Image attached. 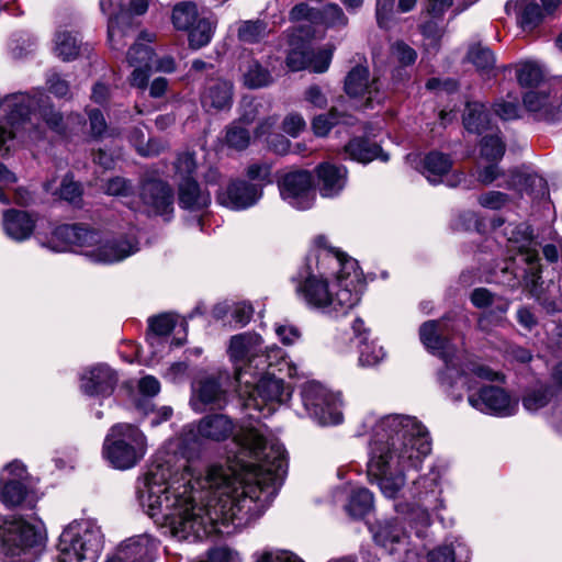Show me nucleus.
Instances as JSON below:
<instances>
[{
	"label": "nucleus",
	"mask_w": 562,
	"mask_h": 562,
	"mask_svg": "<svg viewBox=\"0 0 562 562\" xmlns=\"http://www.w3.org/2000/svg\"><path fill=\"white\" fill-rule=\"evenodd\" d=\"M233 431L226 415L205 416L196 430L186 427L168 443L173 457L157 460L137 481L140 506L178 540L231 535L260 517L277 495L286 473L285 450L260 425L241 426L235 435L240 451L234 464L194 476L189 457L198 437L221 441Z\"/></svg>",
	"instance_id": "1"
},
{
	"label": "nucleus",
	"mask_w": 562,
	"mask_h": 562,
	"mask_svg": "<svg viewBox=\"0 0 562 562\" xmlns=\"http://www.w3.org/2000/svg\"><path fill=\"white\" fill-rule=\"evenodd\" d=\"M371 429L368 477L390 499L404 496L411 470H418L431 450L426 428L412 416L391 414L376 419L368 416Z\"/></svg>",
	"instance_id": "2"
},
{
	"label": "nucleus",
	"mask_w": 562,
	"mask_h": 562,
	"mask_svg": "<svg viewBox=\"0 0 562 562\" xmlns=\"http://www.w3.org/2000/svg\"><path fill=\"white\" fill-rule=\"evenodd\" d=\"M319 250L316 266L300 272L296 293L305 304L325 314L346 315L361 300L364 289L358 262L345 254L329 248L327 239H315Z\"/></svg>",
	"instance_id": "3"
},
{
	"label": "nucleus",
	"mask_w": 562,
	"mask_h": 562,
	"mask_svg": "<svg viewBox=\"0 0 562 562\" xmlns=\"http://www.w3.org/2000/svg\"><path fill=\"white\" fill-rule=\"evenodd\" d=\"M277 373H284L291 378L296 374V371L290 374L286 367L278 366L266 367L258 371L241 370L238 372L237 392L243 407L248 411V416L251 419L259 418V415L257 416L252 412L268 416L278 405L290 398L291 387L284 384L283 375Z\"/></svg>",
	"instance_id": "4"
},
{
	"label": "nucleus",
	"mask_w": 562,
	"mask_h": 562,
	"mask_svg": "<svg viewBox=\"0 0 562 562\" xmlns=\"http://www.w3.org/2000/svg\"><path fill=\"white\" fill-rule=\"evenodd\" d=\"M44 97L43 91L33 94L15 92L0 95V155H8L19 144L36 142L42 131L35 124L36 109Z\"/></svg>",
	"instance_id": "5"
},
{
	"label": "nucleus",
	"mask_w": 562,
	"mask_h": 562,
	"mask_svg": "<svg viewBox=\"0 0 562 562\" xmlns=\"http://www.w3.org/2000/svg\"><path fill=\"white\" fill-rule=\"evenodd\" d=\"M506 234L508 235V249L516 254L501 269L502 276L499 281L510 288H515L524 282L548 312L558 311L559 306L555 302L548 301L546 297H541L533 292L538 280L541 278V269L537 244L532 239L530 227L526 224L508 225Z\"/></svg>",
	"instance_id": "6"
},
{
	"label": "nucleus",
	"mask_w": 562,
	"mask_h": 562,
	"mask_svg": "<svg viewBox=\"0 0 562 562\" xmlns=\"http://www.w3.org/2000/svg\"><path fill=\"white\" fill-rule=\"evenodd\" d=\"M450 329L446 318L427 321L419 328V338L424 347L443 361L437 372V383L453 401H461L462 386L468 372L463 369L469 359H462L448 335Z\"/></svg>",
	"instance_id": "7"
},
{
	"label": "nucleus",
	"mask_w": 562,
	"mask_h": 562,
	"mask_svg": "<svg viewBox=\"0 0 562 562\" xmlns=\"http://www.w3.org/2000/svg\"><path fill=\"white\" fill-rule=\"evenodd\" d=\"M463 369L468 374L463 385H460L459 392L462 398V391L467 389L469 392L468 402L471 407L481 413L498 417H509L518 412V400L499 386L484 385L474 391L473 378L494 381L499 378L498 372L475 360H468Z\"/></svg>",
	"instance_id": "8"
},
{
	"label": "nucleus",
	"mask_w": 562,
	"mask_h": 562,
	"mask_svg": "<svg viewBox=\"0 0 562 562\" xmlns=\"http://www.w3.org/2000/svg\"><path fill=\"white\" fill-rule=\"evenodd\" d=\"M262 342L261 336L255 333H243L231 338L227 352L236 366V380L241 370L258 371L266 367L283 366L290 374L295 372V366L286 360L282 348L272 345L263 350Z\"/></svg>",
	"instance_id": "9"
},
{
	"label": "nucleus",
	"mask_w": 562,
	"mask_h": 562,
	"mask_svg": "<svg viewBox=\"0 0 562 562\" xmlns=\"http://www.w3.org/2000/svg\"><path fill=\"white\" fill-rule=\"evenodd\" d=\"M103 543V533L95 520H75L59 537L55 562H97Z\"/></svg>",
	"instance_id": "10"
},
{
	"label": "nucleus",
	"mask_w": 562,
	"mask_h": 562,
	"mask_svg": "<svg viewBox=\"0 0 562 562\" xmlns=\"http://www.w3.org/2000/svg\"><path fill=\"white\" fill-rule=\"evenodd\" d=\"M147 452V437L135 425L119 423L105 435L103 459L114 469L130 470L137 465Z\"/></svg>",
	"instance_id": "11"
},
{
	"label": "nucleus",
	"mask_w": 562,
	"mask_h": 562,
	"mask_svg": "<svg viewBox=\"0 0 562 562\" xmlns=\"http://www.w3.org/2000/svg\"><path fill=\"white\" fill-rule=\"evenodd\" d=\"M42 540L37 524L11 516L0 525V559L3 562H34Z\"/></svg>",
	"instance_id": "12"
},
{
	"label": "nucleus",
	"mask_w": 562,
	"mask_h": 562,
	"mask_svg": "<svg viewBox=\"0 0 562 562\" xmlns=\"http://www.w3.org/2000/svg\"><path fill=\"white\" fill-rule=\"evenodd\" d=\"M100 8L108 16V38L117 47L123 37L133 32V18L146 13L148 0H100Z\"/></svg>",
	"instance_id": "13"
},
{
	"label": "nucleus",
	"mask_w": 562,
	"mask_h": 562,
	"mask_svg": "<svg viewBox=\"0 0 562 562\" xmlns=\"http://www.w3.org/2000/svg\"><path fill=\"white\" fill-rule=\"evenodd\" d=\"M93 241L88 244L85 257L94 263L113 265L131 257L139 250L135 235L110 236L92 229Z\"/></svg>",
	"instance_id": "14"
},
{
	"label": "nucleus",
	"mask_w": 562,
	"mask_h": 562,
	"mask_svg": "<svg viewBox=\"0 0 562 562\" xmlns=\"http://www.w3.org/2000/svg\"><path fill=\"white\" fill-rule=\"evenodd\" d=\"M302 402L307 414L318 424L337 425L342 420L341 400L317 382H307L302 387Z\"/></svg>",
	"instance_id": "15"
},
{
	"label": "nucleus",
	"mask_w": 562,
	"mask_h": 562,
	"mask_svg": "<svg viewBox=\"0 0 562 562\" xmlns=\"http://www.w3.org/2000/svg\"><path fill=\"white\" fill-rule=\"evenodd\" d=\"M281 199L296 210L313 206L316 194L312 173L306 170H292L281 175L277 181Z\"/></svg>",
	"instance_id": "16"
},
{
	"label": "nucleus",
	"mask_w": 562,
	"mask_h": 562,
	"mask_svg": "<svg viewBox=\"0 0 562 562\" xmlns=\"http://www.w3.org/2000/svg\"><path fill=\"white\" fill-rule=\"evenodd\" d=\"M1 502L7 507H14L26 502L33 505L34 498L31 495L29 474L25 465L20 461H13L5 465L0 472Z\"/></svg>",
	"instance_id": "17"
},
{
	"label": "nucleus",
	"mask_w": 562,
	"mask_h": 562,
	"mask_svg": "<svg viewBox=\"0 0 562 562\" xmlns=\"http://www.w3.org/2000/svg\"><path fill=\"white\" fill-rule=\"evenodd\" d=\"M558 87H539L524 95V104L539 120L554 121L562 117V79Z\"/></svg>",
	"instance_id": "18"
},
{
	"label": "nucleus",
	"mask_w": 562,
	"mask_h": 562,
	"mask_svg": "<svg viewBox=\"0 0 562 562\" xmlns=\"http://www.w3.org/2000/svg\"><path fill=\"white\" fill-rule=\"evenodd\" d=\"M158 548L156 538L147 533L137 535L121 542L105 562H154Z\"/></svg>",
	"instance_id": "19"
},
{
	"label": "nucleus",
	"mask_w": 562,
	"mask_h": 562,
	"mask_svg": "<svg viewBox=\"0 0 562 562\" xmlns=\"http://www.w3.org/2000/svg\"><path fill=\"white\" fill-rule=\"evenodd\" d=\"M91 232L92 228L83 225L64 224L57 226L52 232L50 237L44 245L57 252L71 250L79 251L82 256H85V250L88 247V244L93 241L92 238H95L93 235H91Z\"/></svg>",
	"instance_id": "20"
},
{
	"label": "nucleus",
	"mask_w": 562,
	"mask_h": 562,
	"mask_svg": "<svg viewBox=\"0 0 562 562\" xmlns=\"http://www.w3.org/2000/svg\"><path fill=\"white\" fill-rule=\"evenodd\" d=\"M116 372L104 363L85 369L80 375V390L92 397H110L117 384Z\"/></svg>",
	"instance_id": "21"
},
{
	"label": "nucleus",
	"mask_w": 562,
	"mask_h": 562,
	"mask_svg": "<svg viewBox=\"0 0 562 562\" xmlns=\"http://www.w3.org/2000/svg\"><path fill=\"white\" fill-rule=\"evenodd\" d=\"M260 186L245 180L232 181L225 189L217 192V202L231 210H245L255 205L262 198Z\"/></svg>",
	"instance_id": "22"
},
{
	"label": "nucleus",
	"mask_w": 562,
	"mask_h": 562,
	"mask_svg": "<svg viewBox=\"0 0 562 562\" xmlns=\"http://www.w3.org/2000/svg\"><path fill=\"white\" fill-rule=\"evenodd\" d=\"M345 90L352 98H366L367 106L381 103L384 99L379 80H370L369 70L363 66H356L349 71L345 80Z\"/></svg>",
	"instance_id": "23"
},
{
	"label": "nucleus",
	"mask_w": 562,
	"mask_h": 562,
	"mask_svg": "<svg viewBox=\"0 0 562 562\" xmlns=\"http://www.w3.org/2000/svg\"><path fill=\"white\" fill-rule=\"evenodd\" d=\"M140 199L147 211L170 218L173 211V194L171 188L160 180H148L142 184Z\"/></svg>",
	"instance_id": "24"
},
{
	"label": "nucleus",
	"mask_w": 562,
	"mask_h": 562,
	"mask_svg": "<svg viewBox=\"0 0 562 562\" xmlns=\"http://www.w3.org/2000/svg\"><path fill=\"white\" fill-rule=\"evenodd\" d=\"M226 402V390L217 379L209 376L193 386L190 405L195 412L201 413L207 407L222 408Z\"/></svg>",
	"instance_id": "25"
},
{
	"label": "nucleus",
	"mask_w": 562,
	"mask_h": 562,
	"mask_svg": "<svg viewBox=\"0 0 562 562\" xmlns=\"http://www.w3.org/2000/svg\"><path fill=\"white\" fill-rule=\"evenodd\" d=\"M316 177L321 195L336 198L347 186L348 170L345 166L323 162L316 168Z\"/></svg>",
	"instance_id": "26"
},
{
	"label": "nucleus",
	"mask_w": 562,
	"mask_h": 562,
	"mask_svg": "<svg viewBox=\"0 0 562 562\" xmlns=\"http://www.w3.org/2000/svg\"><path fill=\"white\" fill-rule=\"evenodd\" d=\"M35 224L36 218L26 211L9 209L2 214V228L5 236L18 243L32 236Z\"/></svg>",
	"instance_id": "27"
},
{
	"label": "nucleus",
	"mask_w": 562,
	"mask_h": 562,
	"mask_svg": "<svg viewBox=\"0 0 562 562\" xmlns=\"http://www.w3.org/2000/svg\"><path fill=\"white\" fill-rule=\"evenodd\" d=\"M201 102L206 111L229 109L233 102V83L223 79L209 81L202 94Z\"/></svg>",
	"instance_id": "28"
},
{
	"label": "nucleus",
	"mask_w": 562,
	"mask_h": 562,
	"mask_svg": "<svg viewBox=\"0 0 562 562\" xmlns=\"http://www.w3.org/2000/svg\"><path fill=\"white\" fill-rule=\"evenodd\" d=\"M375 543L384 548L390 554L398 551V547L405 543L406 535L400 524L395 520L378 522L372 528Z\"/></svg>",
	"instance_id": "29"
},
{
	"label": "nucleus",
	"mask_w": 562,
	"mask_h": 562,
	"mask_svg": "<svg viewBox=\"0 0 562 562\" xmlns=\"http://www.w3.org/2000/svg\"><path fill=\"white\" fill-rule=\"evenodd\" d=\"M210 203V193L202 190L194 179H181L179 183V204L181 207L198 212L206 209Z\"/></svg>",
	"instance_id": "30"
},
{
	"label": "nucleus",
	"mask_w": 562,
	"mask_h": 562,
	"mask_svg": "<svg viewBox=\"0 0 562 562\" xmlns=\"http://www.w3.org/2000/svg\"><path fill=\"white\" fill-rule=\"evenodd\" d=\"M471 551L459 538L448 539L428 552V562H468Z\"/></svg>",
	"instance_id": "31"
},
{
	"label": "nucleus",
	"mask_w": 562,
	"mask_h": 562,
	"mask_svg": "<svg viewBox=\"0 0 562 562\" xmlns=\"http://www.w3.org/2000/svg\"><path fill=\"white\" fill-rule=\"evenodd\" d=\"M451 167L452 160L448 155L439 151H431L422 160L420 172L429 182L439 183Z\"/></svg>",
	"instance_id": "32"
},
{
	"label": "nucleus",
	"mask_w": 562,
	"mask_h": 562,
	"mask_svg": "<svg viewBox=\"0 0 562 562\" xmlns=\"http://www.w3.org/2000/svg\"><path fill=\"white\" fill-rule=\"evenodd\" d=\"M506 187L518 192H543L546 180L528 168L515 170L510 173Z\"/></svg>",
	"instance_id": "33"
},
{
	"label": "nucleus",
	"mask_w": 562,
	"mask_h": 562,
	"mask_svg": "<svg viewBox=\"0 0 562 562\" xmlns=\"http://www.w3.org/2000/svg\"><path fill=\"white\" fill-rule=\"evenodd\" d=\"M463 124L467 131L476 134H484L491 130L492 120L486 108L480 102H469L463 115Z\"/></svg>",
	"instance_id": "34"
},
{
	"label": "nucleus",
	"mask_w": 562,
	"mask_h": 562,
	"mask_svg": "<svg viewBox=\"0 0 562 562\" xmlns=\"http://www.w3.org/2000/svg\"><path fill=\"white\" fill-rule=\"evenodd\" d=\"M345 153L350 159L361 164H368L379 157L384 161L389 159L386 155H382V150L379 145L370 143L363 138L351 139L345 146Z\"/></svg>",
	"instance_id": "35"
},
{
	"label": "nucleus",
	"mask_w": 562,
	"mask_h": 562,
	"mask_svg": "<svg viewBox=\"0 0 562 562\" xmlns=\"http://www.w3.org/2000/svg\"><path fill=\"white\" fill-rule=\"evenodd\" d=\"M178 322V317L173 313H162L149 318L148 333L146 337L147 344L157 345L161 342V337L169 338V334L173 330Z\"/></svg>",
	"instance_id": "36"
},
{
	"label": "nucleus",
	"mask_w": 562,
	"mask_h": 562,
	"mask_svg": "<svg viewBox=\"0 0 562 562\" xmlns=\"http://www.w3.org/2000/svg\"><path fill=\"white\" fill-rule=\"evenodd\" d=\"M553 398L552 390L544 384H537L527 387L521 396V404L525 411L530 414L538 413L547 407Z\"/></svg>",
	"instance_id": "37"
},
{
	"label": "nucleus",
	"mask_w": 562,
	"mask_h": 562,
	"mask_svg": "<svg viewBox=\"0 0 562 562\" xmlns=\"http://www.w3.org/2000/svg\"><path fill=\"white\" fill-rule=\"evenodd\" d=\"M80 41L77 34L59 30L54 38V54L64 61L76 59L80 54Z\"/></svg>",
	"instance_id": "38"
},
{
	"label": "nucleus",
	"mask_w": 562,
	"mask_h": 562,
	"mask_svg": "<svg viewBox=\"0 0 562 562\" xmlns=\"http://www.w3.org/2000/svg\"><path fill=\"white\" fill-rule=\"evenodd\" d=\"M482 135L483 137L480 143V158L485 161L499 162L506 149V145L499 135V131L497 128H493Z\"/></svg>",
	"instance_id": "39"
},
{
	"label": "nucleus",
	"mask_w": 562,
	"mask_h": 562,
	"mask_svg": "<svg viewBox=\"0 0 562 562\" xmlns=\"http://www.w3.org/2000/svg\"><path fill=\"white\" fill-rule=\"evenodd\" d=\"M243 82L249 89H260L272 82L271 74L257 60H248L241 67Z\"/></svg>",
	"instance_id": "40"
},
{
	"label": "nucleus",
	"mask_w": 562,
	"mask_h": 562,
	"mask_svg": "<svg viewBox=\"0 0 562 562\" xmlns=\"http://www.w3.org/2000/svg\"><path fill=\"white\" fill-rule=\"evenodd\" d=\"M44 190L74 205H79L81 202V187L78 182L74 181L72 177L69 175L64 177L58 190H55V180L46 181L44 183Z\"/></svg>",
	"instance_id": "41"
},
{
	"label": "nucleus",
	"mask_w": 562,
	"mask_h": 562,
	"mask_svg": "<svg viewBox=\"0 0 562 562\" xmlns=\"http://www.w3.org/2000/svg\"><path fill=\"white\" fill-rule=\"evenodd\" d=\"M171 19L177 30L189 31L201 18L194 2L182 1L173 7Z\"/></svg>",
	"instance_id": "42"
},
{
	"label": "nucleus",
	"mask_w": 562,
	"mask_h": 562,
	"mask_svg": "<svg viewBox=\"0 0 562 562\" xmlns=\"http://www.w3.org/2000/svg\"><path fill=\"white\" fill-rule=\"evenodd\" d=\"M374 505V496L367 487L355 488L349 497L347 512L356 518L369 514Z\"/></svg>",
	"instance_id": "43"
},
{
	"label": "nucleus",
	"mask_w": 562,
	"mask_h": 562,
	"mask_svg": "<svg viewBox=\"0 0 562 562\" xmlns=\"http://www.w3.org/2000/svg\"><path fill=\"white\" fill-rule=\"evenodd\" d=\"M155 38V34L143 32L138 41L130 48L127 53V61L130 66L140 65L144 67L151 66L153 49L143 42L150 43Z\"/></svg>",
	"instance_id": "44"
},
{
	"label": "nucleus",
	"mask_w": 562,
	"mask_h": 562,
	"mask_svg": "<svg viewBox=\"0 0 562 562\" xmlns=\"http://www.w3.org/2000/svg\"><path fill=\"white\" fill-rule=\"evenodd\" d=\"M352 117L331 108L328 113L317 115L312 122V128L316 136H326L333 126L337 124H351Z\"/></svg>",
	"instance_id": "45"
},
{
	"label": "nucleus",
	"mask_w": 562,
	"mask_h": 562,
	"mask_svg": "<svg viewBox=\"0 0 562 562\" xmlns=\"http://www.w3.org/2000/svg\"><path fill=\"white\" fill-rule=\"evenodd\" d=\"M543 19L541 8L535 0H520L518 2V21L524 31L535 30Z\"/></svg>",
	"instance_id": "46"
},
{
	"label": "nucleus",
	"mask_w": 562,
	"mask_h": 562,
	"mask_svg": "<svg viewBox=\"0 0 562 562\" xmlns=\"http://www.w3.org/2000/svg\"><path fill=\"white\" fill-rule=\"evenodd\" d=\"M470 300L472 304L477 308H486L493 306V313L499 315L505 314L509 307L508 301L496 297L485 288L474 289L471 293Z\"/></svg>",
	"instance_id": "47"
},
{
	"label": "nucleus",
	"mask_w": 562,
	"mask_h": 562,
	"mask_svg": "<svg viewBox=\"0 0 562 562\" xmlns=\"http://www.w3.org/2000/svg\"><path fill=\"white\" fill-rule=\"evenodd\" d=\"M386 358L384 348L375 341H369L367 338L361 340L359 346L358 363L363 368H372L380 364Z\"/></svg>",
	"instance_id": "48"
},
{
	"label": "nucleus",
	"mask_w": 562,
	"mask_h": 562,
	"mask_svg": "<svg viewBox=\"0 0 562 562\" xmlns=\"http://www.w3.org/2000/svg\"><path fill=\"white\" fill-rule=\"evenodd\" d=\"M215 24L207 18H201L189 30V44L192 48H201L211 42Z\"/></svg>",
	"instance_id": "49"
},
{
	"label": "nucleus",
	"mask_w": 562,
	"mask_h": 562,
	"mask_svg": "<svg viewBox=\"0 0 562 562\" xmlns=\"http://www.w3.org/2000/svg\"><path fill=\"white\" fill-rule=\"evenodd\" d=\"M468 58L479 71L487 75L494 69L496 63L493 52L481 45L472 46L469 49Z\"/></svg>",
	"instance_id": "50"
},
{
	"label": "nucleus",
	"mask_w": 562,
	"mask_h": 562,
	"mask_svg": "<svg viewBox=\"0 0 562 562\" xmlns=\"http://www.w3.org/2000/svg\"><path fill=\"white\" fill-rule=\"evenodd\" d=\"M130 142L143 156H156L165 148V144L157 139H148L146 143L145 134L142 128H135L132 131Z\"/></svg>",
	"instance_id": "51"
},
{
	"label": "nucleus",
	"mask_w": 562,
	"mask_h": 562,
	"mask_svg": "<svg viewBox=\"0 0 562 562\" xmlns=\"http://www.w3.org/2000/svg\"><path fill=\"white\" fill-rule=\"evenodd\" d=\"M318 23L324 24L326 27L339 29L348 24V18L339 5L331 3L318 10Z\"/></svg>",
	"instance_id": "52"
},
{
	"label": "nucleus",
	"mask_w": 562,
	"mask_h": 562,
	"mask_svg": "<svg viewBox=\"0 0 562 562\" xmlns=\"http://www.w3.org/2000/svg\"><path fill=\"white\" fill-rule=\"evenodd\" d=\"M240 122H235L226 130L225 142L228 147L236 150H244L250 143V135Z\"/></svg>",
	"instance_id": "53"
},
{
	"label": "nucleus",
	"mask_w": 562,
	"mask_h": 562,
	"mask_svg": "<svg viewBox=\"0 0 562 562\" xmlns=\"http://www.w3.org/2000/svg\"><path fill=\"white\" fill-rule=\"evenodd\" d=\"M268 33L267 24L262 21H244L238 29V37L246 43H256Z\"/></svg>",
	"instance_id": "54"
},
{
	"label": "nucleus",
	"mask_w": 562,
	"mask_h": 562,
	"mask_svg": "<svg viewBox=\"0 0 562 562\" xmlns=\"http://www.w3.org/2000/svg\"><path fill=\"white\" fill-rule=\"evenodd\" d=\"M476 1L477 0H429L427 11L434 18H438L450 7H453L454 12L459 13Z\"/></svg>",
	"instance_id": "55"
},
{
	"label": "nucleus",
	"mask_w": 562,
	"mask_h": 562,
	"mask_svg": "<svg viewBox=\"0 0 562 562\" xmlns=\"http://www.w3.org/2000/svg\"><path fill=\"white\" fill-rule=\"evenodd\" d=\"M246 176L249 180L256 181L255 184L263 187L272 182L271 165L268 162H255L247 167Z\"/></svg>",
	"instance_id": "56"
},
{
	"label": "nucleus",
	"mask_w": 562,
	"mask_h": 562,
	"mask_svg": "<svg viewBox=\"0 0 562 562\" xmlns=\"http://www.w3.org/2000/svg\"><path fill=\"white\" fill-rule=\"evenodd\" d=\"M542 78L540 67L531 61L524 63L519 66L517 71V79L524 87H532L537 85Z\"/></svg>",
	"instance_id": "57"
},
{
	"label": "nucleus",
	"mask_w": 562,
	"mask_h": 562,
	"mask_svg": "<svg viewBox=\"0 0 562 562\" xmlns=\"http://www.w3.org/2000/svg\"><path fill=\"white\" fill-rule=\"evenodd\" d=\"M310 63V47L305 45L291 49L286 57V66L292 71H299L308 68Z\"/></svg>",
	"instance_id": "58"
},
{
	"label": "nucleus",
	"mask_w": 562,
	"mask_h": 562,
	"mask_svg": "<svg viewBox=\"0 0 562 562\" xmlns=\"http://www.w3.org/2000/svg\"><path fill=\"white\" fill-rule=\"evenodd\" d=\"M310 57L308 68L314 72H325L330 65L333 50L330 47H323L316 50L310 48Z\"/></svg>",
	"instance_id": "59"
},
{
	"label": "nucleus",
	"mask_w": 562,
	"mask_h": 562,
	"mask_svg": "<svg viewBox=\"0 0 562 562\" xmlns=\"http://www.w3.org/2000/svg\"><path fill=\"white\" fill-rule=\"evenodd\" d=\"M41 116L46 122V124L57 133H64L65 126L72 124L75 120L78 121V124H81L79 115L69 116L67 119V123L65 124L61 114L54 111L53 109L43 110L41 112Z\"/></svg>",
	"instance_id": "60"
},
{
	"label": "nucleus",
	"mask_w": 562,
	"mask_h": 562,
	"mask_svg": "<svg viewBox=\"0 0 562 562\" xmlns=\"http://www.w3.org/2000/svg\"><path fill=\"white\" fill-rule=\"evenodd\" d=\"M494 113L504 121L518 119L520 113L518 98L515 97L510 100H499L495 102Z\"/></svg>",
	"instance_id": "61"
},
{
	"label": "nucleus",
	"mask_w": 562,
	"mask_h": 562,
	"mask_svg": "<svg viewBox=\"0 0 562 562\" xmlns=\"http://www.w3.org/2000/svg\"><path fill=\"white\" fill-rule=\"evenodd\" d=\"M391 55L401 65L408 66L415 63L417 53L404 42H396L391 47Z\"/></svg>",
	"instance_id": "62"
},
{
	"label": "nucleus",
	"mask_w": 562,
	"mask_h": 562,
	"mask_svg": "<svg viewBox=\"0 0 562 562\" xmlns=\"http://www.w3.org/2000/svg\"><path fill=\"white\" fill-rule=\"evenodd\" d=\"M256 562H304L297 554L288 550L265 551L257 557Z\"/></svg>",
	"instance_id": "63"
},
{
	"label": "nucleus",
	"mask_w": 562,
	"mask_h": 562,
	"mask_svg": "<svg viewBox=\"0 0 562 562\" xmlns=\"http://www.w3.org/2000/svg\"><path fill=\"white\" fill-rule=\"evenodd\" d=\"M508 195L499 191H488L479 196L481 206L490 210H499L508 203Z\"/></svg>",
	"instance_id": "64"
}]
</instances>
